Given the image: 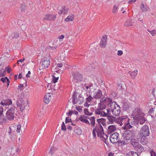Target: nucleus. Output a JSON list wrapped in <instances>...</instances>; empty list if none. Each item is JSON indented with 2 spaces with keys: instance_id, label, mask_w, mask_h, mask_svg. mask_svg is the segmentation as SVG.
<instances>
[{
  "instance_id": "35",
  "label": "nucleus",
  "mask_w": 156,
  "mask_h": 156,
  "mask_svg": "<svg viewBox=\"0 0 156 156\" xmlns=\"http://www.w3.org/2000/svg\"><path fill=\"white\" fill-rule=\"evenodd\" d=\"M2 58H0V71L2 70L3 69H4L5 64L1 61Z\"/></svg>"
},
{
  "instance_id": "28",
  "label": "nucleus",
  "mask_w": 156,
  "mask_h": 156,
  "mask_svg": "<svg viewBox=\"0 0 156 156\" xmlns=\"http://www.w3.org/2000/svg\"><path fill=\"white\" fill-rule=\"evenodd\" d=\"M140 11L142 12L146 11V8L142 2L140 6Z\"/></svg>"
},
{
  "instance_id": "24",
  "label": "nucleus",
  "mask_w": 156,
  "mask_h": 156,
  "mask_svg": "<svg viewBox=\"0 0 156 156\" xmlns=\"http://www.w3.org/2000/svg\"><path fill=\"white\" fill-rule=\"evenodd\" d=\"M138 153H141L144 150V147L141 144L139 145L135 149Z\"/></svg>"
},
{
  "instance_id": "22",
  "label": "nucleus",
  "mask_w": 156,
  "mask_h": 156,
  "mask_svg": "<svg viewBox=\"0 0 156 156\" xmlns=\"http://www.w3.org/2000/svg\"><path fill=\"white\" fill-rule=\"evenodd\" d=\"M116 129V127L114 125H111L108 126V132L109 133H112L115 131Z\"/></svg>"
},
{
  "instance_id": "50",
  "label": "nucleus",
  "mask_w": 156,
  "mask_h": 156,
  "mask_svg": "<svg viewBox=\"0 0 156 156\" xmlns=\"http://www.w3.org/2000/svg\"><path fill=\"white\" fill-rule=\"evenodd\" d=\"M96 131L93 129L92 131V135L94 138H96V134L95 133Z\"/></svg>"
},
{
  "instance_id": "1",
  "label": "nucleus",
  "mask_w": 156,
  "mask_h": 156,
  "mask_svg": "<svg viewBox=\"0 0 156 156\" xmlns=\"http://www.w3.org/2000/svg\"><path fill=\"white\" fill-rule=\"evenodd\" d=\"M127 118L128 117L126 116H122L119 117L118 120L116 121L121 126H122L124 123L125 126L123 127V129H128L133 127L130 125L129 122V119H127Z\"/></svg>"
},
{
  "instance_id": "13",
  "label": "nucleus",
  "mask_w": 156,
  "mask_h": 156,
  "mask_svg": "<svg viewBox=\"0 0 156 156\" xmlns=\"http://www.w3.org/2000/svg\"><path fill=\"white\" fill-rule=\"evenodd\" d=\"M56 15L49 13L45 14L44 16L43 20H48L50 21L54 20L56 18Z\"/></svg>"
},
{
  "instance_id": "38",
  "label": "nucleus",
  "mask_w": 156,
  "mask_h": 156,
  "mask_svg": "<svg viewBox=\"0 0 156 156\" xmlns=\"http://www.w3.org/2000/svg\"><path fill=\"white\" fill-rule=\"evenodd\" d=\"M97 121L98 123L97 124H101L102 123L104 122H105L106 121V119H105L101 118L98 119L97 120Z\"/></svg>"
},
{
  "instance_id": "12",
  "label": "nucleus",
  "mask_w": 156,
  "mask_h": 156,
  "mask_svg": "<svg viewBox=\"0 0 156 156\" xmlns=\"http://www.w3.org/2000/svg\"><path fill=\"white\" fill-rule=\"evenodd\" d=\"M93 129L97 133L98 136L101 134H104L103 128L101 124H96V127Z\"/></svg>"
},
{
  "instance_id": "19",
  "label": "nucleus",
  "mask_w": 156,
  "mask_h": 156,
  "mask_svg": "<svg viewBox=\"0 0 156 156\" xmlns=\"http://www.w3.org/2000/svg\"><path fill=\"white\" fill-rule=\"evenodd\" d=\"M102 96V91L99 89L93 94V98L95 99H100Z\"/></svg>"
},
{
  "instance_id": "44",
  "label": "nucleus",
  "mask_w": 156,
  "mask_h": 156,
  "mask_svg": "<svg viewBox=\"0 0 156 156\" xmlns=\"http://www.w3.org/2000/svg\"><path fill=\"white\" fill-rule=\"evenodd\" d=\"M4 69H5V70L6 69L8 73H9L12 71L10 66H8L7 67H4Z\"/></svg>"
},
{
  "instance_id": "14",
  "label": "nucleus",
  "mask_w": 156,
  "mask_h": 156,
  "mask_svg": "<svg viewBox=\"0 0 156 156\" xmlns=\"http://www.w3.org/2000/svg\"><path fill=\"white\" fill-rule=\"evenodd\" d=\"M98 108H99L96 110L95 112V114L96 115H100L101 116L103 117H105L107 115V113H106L104 111H103V110L104 108H102L101 107H100L98 105Z\"/></svg>"
},
{
  "instance_id": "10",
  "label": "nucleus",
  "mask_w": 156,
  "mask_h": 156,
  "mask_svg": "<svg viewBox=\"0 0 156 156\" xmlns=\"http://www.w3.org/2000/svg\"><path fill=\"white\" fill-rule=\"evenodd\" d=\"M107 115L105 116L107 117V119L108 120V124H112L116 120V118L111 115L110 113V108L108 109L107 110Z\"/></svg>"
},
{
  "instance_id": "8",
  "label": "nucleus",
  "mask_w": 156,
  "mask_h": 156,
  "mask_svg": "<svg viewBox=\"0 0 156 156\" xmlns=\"http://www.w3.org/2000/svg\"><path fill=\"white\" fill-rule=\"evenodd\" d=\"M15 108V107L12 105L7 111L6 114V117L7 119L9 120H12L14 119Z\"/></svg>"
},
{
  "instance_id": "47",
  "label": "nucleus",
  "mask_w": 156,
  "mask_h": 156,
  "mask_svg": "<svg viewBox=\"0 0 156 156\" xmlns=\"http://www.w3.org/2000/svg\"><path fill=\"white\" fill-rule=\"evenodd\" d=\"M124 140H119V141H118V142L121 144V145H125L127 144V142H126L125 141V140L124 139Z\"/></svg>"
},
{
  "instance_id": "61",
  "label": "nucleus",
  "mask_w": 156,
  "mask_h": 156,
  "mask_svg": "<svg viewBox=\"0 0 156 156\" xmlns=\"http://www.w3.org/2000/svg\"><path fill=\"white\" fill-rule=\"evenodd\" d=\"M73 113V111H69V112L68 113H67L66 114L68 115H71Z\"/></svg>"
},
{
  "instance_id": "5",
  "label": "nucleus",
  "mask_w": 156,
  "mask_h": 156,
  "mask_svg": "<svg viewBox=\"0 0 156 156\" xmlns=\"http://www.w3.org/2000/svg\"><path fill=\"white\" fill-rule=\"evenodd\" d=\"M135 133L134 130H127L125 131L123 134L124 139L126 141L131 140L135 137Z\"/></svg>"
},
{
  "instance_id": "41",
  "label": "nucleus",
  "mask_w": 156,
  "mask_h": 156,
  "mask_svg": "<svg viewBox=\"0 0 156 156\" xmlns=\"http://www.w3.org/2000/svg\"><path fill=\"white\" fill-rule=\"evenodd\" d=\"M147 151L149 152L151 154V156H156V153L152 149L148 150Z\"/></svg>"
},
{
  "instance_id": "46",
  "label": "nucleus",
  "mask_w": 156,
  "mask_h": 156,
  "mask_svg": "<svg viewBox=\"0 0 156 156\" xmlns=\"http://www.w3.org/2000/svg\"><path fill=\"white\" fill-rule=\"evenodd\" d=\"M62 130L64 131H66V128L65 125V123L64 122H62V124L61 126Z\"/></svg>"
},
{
  "instance_id": "16",
  "label": "nucleus",
  "mask_w": 156,
  "mask_h": 156,
  "mask_svg": "<svg viewBox=\"0 0 156 156\" xmlns=\"http://www.w3.org/2000/svg\"><path fill=\"white\" fill-rule=\"evenodd\" d=\"M107 37L106 35L103 36L102 37L101 42L100 43V46L102 48H105L106 45L107 39Z\"/></svg>"
},
{
  "instance_id": "9",
  "label": "nucleus",
  "mask_w": 156,
  "mask_h": 156,
  "mask_svg": "<svg viewBox=\"0 0 156 156\" xmlns=\"http://www.w3.org/2000/svg\"><path fill=\"white\" fill-rule=\"evenodd\" d=\"M76 94V93L75 92H74L72 97L73 98V100L72 101L73 103V104H80L83 101V98L80 95L77 98L75 95Z\"/></svg>"
},
{
  "instance_id": "6",
  "label": "nucleus",
  "mask_w": 156,
  "mask_h": 156,
  "mask_svg": "<svg viewBox=\"0 0 156 156\" xmlns=\"http://www.w3.org/2000/svg\"><path fill=\"white\" fill-rule=\"evenodd\" d=\"M16 104L18 107H20V111H23L25 109H27L29 106L27 101H24L22 99H20L16 101Z\"/></svg>"
},
{
  "instance_id": "21",
  "label": "nucleus",
  "mask_w": 156,
  "mask_h": 156,
  "mask_svg": "<svg viewBox=\"0 0 156 156\" xmlns=\"http://www.w3.org/2000/svg\"><path fill=\"white\" fill-rule=\"evenodd\" d=\"M144 115L143 113H141V115L138 114L137 118L140 120V123L141 125L143 124L146 121L145 119H143Z\"/></svg>"
},
{
  "instance_id": "17",
  "label": "nucleus",
  "mask_w": 156,
  "mask_h": 156,
  "mask_svg": "<svg viewBox=\"0 0 156 156\" xmlns=\"http://www.w3.org/2000/svg\"><path fill=\"white\" fill-rule=\"evenodd\" d=\"M50 64L49 60L47 58H44L42 61V68L43 69L47 68L49 66Z\"/></svg>"
},
{
  "instance_id": "63",
  "label": "nucleus",
  "mask_w": 156,
  "mask_h": 156,
  "mask_svg": "<svg viewBox=\"0 0 156 156\" xmlns=\"http://www.w3.org/2000/svg\"><path fill=\"white\" fill-rule=\"evenodd\" d=\"M18 88L20 90H21L22 88L23 87V84H20L19 86H18Z\"/></svg>"
},
{
  "instance_id": "49",
  "label": "nucleus",
  "mask_w": 156,
  "mask_h": 156,
  "mask_svg": "<svg viewBox=\"0 0 156 156\" xmlns=\"http://www.w3.org/2000/svg\"><path fill=\"white\" fill-rule=\"evenodd\" d=\"M154 111V110L153 108H151L149 110V111L148 112V113L149 114H150V115H151V114Z\"/></svg>"
},
{
  "instance_id": "52",
  "label": "nucleus",
  "mask_w": 156,
  "mask_h": 156,
  "mask_svg": "<svg viewBox=\"0 0 156 156\" xmlns=\"http://www.w3.org/2000/svg\"><path fill=\"white\" fill-rule=\"evenodd\" d=\"M76 109L79 112H81L82 110V108L80 106L76 107Z\"/></svg>"
},
{
  "instance_id": "23",
  "label": "nucleus",
  "mask_w": 156,
  "mask_h": 156,
  "mask_svg": "<svg viewBox=\"0 0 156 156\" xmlns=\"http://www.w3.org/2000/svg\"><path fill=\"white\" fill-rule=\"evenodd\" d=\"M80 121L83 122L90 125V123L88 120L85 118V116L81 115L79 118Z\"/></svg>"
},
{
  "instance_id": "57",
  "label": "nucleus",
  "mask_w": 156,
  "mask_h": 156,
  "mask_svg": "<svg viewBox=\"0 0 156 156\" xmlns=\"http://www.w3.org/2000/svg\"><path fill=\"white\" fill-rule=\"evenodd\" d=\"M19 37V34L18 33H16L14 35L13 37L16 38L18 37Z\"/></svg>"
},
{
  "instance_id": "36",
  "label": "nucleus",
  "mask_w": 156,
  "mask_h": 156,
  "mask_svg": "<svg viewBox=\"0 0 156 156\" xmlns=\"http://www.w3.org/2000/svg\"><path fill=\"white\" fill-rule=\"evenodd\" d=\"M74 132L78 135H80L82 133V130L79 128L77 127L76 129L74 130Z\"/></svg>"
},
{
  "instance_id": "58",
  "label": "nucleus",
  "mask_w": 156,
  "mask_h": 156,
  "mask_svg": "<svg viewBox=\"0 0 156 156\" xmlns=\"http://www.w3.org/2000/svg\"><path fill=\"white\" fill-rule=\"evenodd\" d=\"M25 58H23V59H20L19 60L17 61V63L18 64H19V62L22 63L23 62V61H24L25 60Z\"/></svg>"
},
{
  "instance_id": "26",
  "label": "nucleus",
  "mask_w": 156,
  "mask_h": 156,
  "mask_svg": "<svg viewBox=\"0 0 156 156\" xmlns=\"http://www.w3.org/2000/svg\"><path fill=\"white\" fill-rule=\"evenodd\" d=\"M128 73L132 79H134L137 74V71L135 70L132 72L129 71Z\"/></svg>"
},
{
  "instance_id": "54",
  "label": "nucleus",
  "mask_w": 156,
  "mask_h": 156,
  "mask_svg": "<svg viewBox=\"0 0 156 156\" xmlns=\"http://www.w3.org/2000/svg\"><path fill=\"white\" fill-rule=\"evenodd\" d=\"M123 52L122 50H119L118 51L117 55L119 56H121Z\"/></svg>"
},
{
  "instance_id": "32",
  "label": "nucleus",
  "mask_w": 156,
  "mask_h": 156,
  "mask_svg": "<svg viewBox=\"0 0 156 156\" xmlns=\"http://www.w3.org/2000/svg\"><path fill=\"white\" fill-rule=\"evenodd\" d=\"M0 71V77L5 76L6 73L5 69H3L2 70H1Z\"/></svg>"
},
{
  "instance_id": "43",
  "label": "nucleus",
  "mask_w": 156,
  "mask_h": 156,
  "mask_svg": "<svg viewBox=\"0 0 156 156\" xmlns=\"http://www.w3.org/2000/svg\"><path fill=\"white\" fill-rule=\"evenodd\" d=\"M20 8L21 12H24L25 10L26 6L24 4H21Z\"/></svg>"
},
{
  "instance_id": "7",
  "label": "nucleus",
  "mask_w": 156,
  "mask_h": 156,
  "mask_svg": "<svg viewBox=\"0 0 156 156\" xmlns=\"http://www.w3.org/2000/svg\"><path fill=\"white\" fill-rule=\"evenodd\" d=\"M140 133L141 138L140 142L144 145L146 144V125H144L141 129Z\"/></svg>"
},
{
  "instance_id": "53",
  "label": "nucleus",
  "mask_w": 156,
  "mask_h": 156,
  "mask_svg": "<svg viewBox=\"0 0 156 156\" xmlns=\"http://www.w3.org/2000/svg\"><path fill=\"white\" fill-rule=\"evenodd\" d=\"M55 148L53 147H52L51 148L50 150V152L51 153V155H52L53 154V153L54 151H55Z\"/></svg>"
},
{
  "instance_id": "45",
  "label": "nucleus",
  "mask_w": 156,
  "mask_h": 156,
  "mask_svg": "<svg viewBox=\"0 0 156 156\" xmlns=\"http://www.w3.org/2000/svg\"><path fill=\"white\" fill-rule=\"evenodd\" d=\"M118 7L115 5H114L112 9V12L114 14H115L116 12Z\"/></svg>"
},
{
  "instance_id": "33",
  "label": "nucleus",
  "mask_w": 156,
  "mask_h": 156,
  "mask_svg": "<svg viewBox=\"0 0 156 156\" xmlns=\"http://www.w3.org/2000/svg\"><path fill=\"white\" fill-rule=\"evenodd\" d=\"M129 106L126 102H124L123 103V105L122 108L125 111H127L128 110Z\"/></svg>"
},
{
  "instance_id": "59",
  "label": "nucleus",
  "mask_w": 156,
  "mask_h": 156,
  "mask_svg": "<svg viewBox=\"0 0 156 156\" xmlns=\"http://www.w3.org/2000/svg\"><path fill=\"white\" fill-rule=\"evenodd\" d=\"M55 72L56 73H61V72L62 73V71L61 70L58 69H55Z\"/></svg>"
},
{
  "instance_id": "31",
  "label": "nucleus",
  "mask_w": 156,
  "mask_h": 156,
  "mask_svg": "<svg viewBox=\"0 0 156 156\" xmlns=\"http://www.w3.org/2000/svg\"><path fill=\"white\" fill-rule=\"evenodd\" d=\"M73 15L70 14L65 19V20L66 22L72 21L73 20Z\"/></svg>"
},
{
  "instance_id": "37",
  "label": "nucleus",
  "mask_w": 156,
  "mask_h": 156,
  "mask_svg": "<svg viewBox=\"0 0 156 156\" xmlns=\"http://www.w3.org/2000/svg\"><path fill=\"white\" fill-rule=\"evenodd\" d=\"M55 75L56 73H54V75H52V82L54 83H56L57 82L58 79V77L56 76H55Z\"/></svg>"
},
{
  "instance_id": "40",
  "label": "nucleus",
  "mask_w": 156,
  "mask_h": 156,
  "mask_svg": "<svg viewBox=\"0 0 156 156\" xmlns=\"http://www.w3.org/2000/svg\"><path fill=\"white\" fill-rule=\"evenodd\" d=\"M103 134H101L99 136H98V137H99L101 139V140L104 142L105 143L107 144L106 140L105 138V137L102 135Z\"/></svg>"
},
{
  "instance_id": "51",
  "label": "nucleus",
  "mask_w": 156,
  "mask_h": 156,
  "mask_svg": "<svg viewBox=\"0 0 156 156\" xmlns=\"http://www.w3.org/2000/svg\"><path fill=\"white\" fill-rule=\"evenodd\" d=\"M21 125H18V126H17V130H16V131L17 133H20V128H21Z\"/></svg>"
},
{
  "instance_id": "64",
  "label": "nucleus",
  "mask_w": 156,
  "mask_h": 156,
  "mask_svg": "<svg viewBox=\"0 0 156 156\" xmlns=\"http://www.w3.org/2000/svg\"><path fill=\"white\" fill-rule=\"evenodd\" d=\"M148 31L150 34L153 36H154V34L155 33H154L153 31H150L149 30H147Z\"/></svg>"
},
{
  "instance_id": "25",
  "label": "nucleus",
  "mask_w": 156,
  "mask_h": 156,
  "mask_svg": "<svg viewBox=\"0 0 156 156\" xmlns=\"http://www.w3.org/2000/svg\"><path fill=\"white\" fill-rule=\"evenodd\" d=\"M131 144L133 146L135 149L139 145V143L135 139L131 140Z\"/></svg>"
},
{
  "instance_id": "48",
  "label": "nucleus",
  "mask_w": 156,
  "mask_h": 156,
  "mask_svg": "<svg viewBox=\"0 0 156 156\" xmlns=\"http://www.w3.org/2000/svg\"><path fill=\"white\" fill-rule=\"evenodd\" d=\"M71 122V119L68 117H66V119L65 123H67L68 122Z\"/></svg>"
},
{
  "instance_id": "30",
  "label": "nucleus",
  "mask_w": 156,
  "mask_h": 156,
  "mask_svg": "<svg viewBox=\"0 0 156 156\" xmlns=\"http://www.w3.org/2000/svg\"><path fill=\"white\" fill-rule=\"evenodd\" d=\"M125 26L126 27H130L132 26L131 20L130 19L127 20L125 23Z\"/></svg>"
},
{
  "instance_id": "2",
  "label": "nucleus",
  "mask_w": 156,
  "mask_h": 156,
  "mask_svg": "<svg viewBox=\"0 0 156 156\" xmlns=\"http://www.w3.org/2000/svg\"><path fill=\"white\" fill-rule=\"evenodd\" d=\"M83 78L82 74L77 72H72V76L70 78V82L71 83L81 81L83 80Z\"/></svg>"
},
{
  "instance_id": "20",
  "label": "nucleus",
  "mask_w": 156,
  "mask_h": 156,
  "mask_svg": "<svg viewBox=\"0 0 156 156\" xmlns=\"http://www.w3.org/2000/svg\"><path fill=\"white\" fill-rule=\"evenodd\" d=\"M51 99L50 94L47 93L44 97V101L46 104H48Z\"/></svg>"
},
{
  "instance_id": "4",
  "label": "nucleus",
  "mask_w": 156,
  "mask_h": 156,
  "mask_svg": "<svg viewBox=\"0 0 156 156\" xmlns=\"http://www.w3.org/2000/svg\"><path fill=\"white\" fill-rule=\"evenodd\" d=\"M112 99L111 98H105L103 97L100 100V102L98 104V106L101 107L102 108H105L106 105L112 104Z\"/></svg>"
},
{
  "instance_id": "55",
  "label": "nucleus",
  "mask_w": 156,
  "mask_h": 156,
  "mask_svg": "<svg viewBox=\"0 0 156 156\" xmlns=\"http://www.w3.org/2000/svg\"><path fill=\"white\" fill-rule=\"evenodd\" d=\"M4 79H5V80H6V81L7 82V86H8L9 85V83H10V81L9 79L7 77H5Z\"/></svg>"
},
{
  "instance_id": "34",
  "label": "nucleus",
  "mask_w": 156,
  "mask_h": 156,
  "mask_svg": "<svg viewBox=\"0 0 156 156\" xmlns=\"http://www.w3.org/2000/svg\"><path fill=\"white\" fill-rule=\"evenodd\" d=\"M90 120V124L93 126H95V117H91Z\"/></svg>"
},
{
  "instance_id": "62",
  "label": "nucleus",
  "mask_w": 156,
  "mask_h": 156,
  "mask_svg": "<svg viewBox=\"0 0 156 156\" xmlns=\"http://www.w3.org/2000/svg\"><path fill=\"white\" fill-rule=\"evenodd\" d=\"M31 73V72L30 71H28V73L26 75V77H30V76L29 75Z\"/></svg>"
},
{
  "instance_id": "39",
  "label": "nucleus",
  "mask_w": 156,
  "mask_h": 156,
  "mask_svg": "<svg viewBox=\"0 0 156 156\" xmlns=\"http://www.w3.org/2000/svg\"><path fill=\"white\" fill-rule=\"evenodd\" d=\"M87 96L88 97L86 99V102H90L93 99V97H92L91 95H89L88 96V94H87Z\"/></svg>"
},
{
  "instance_id": "15",
  "label": "nucleus",
  "mask_w": 156,
  "mask_h": 156,
  "mask_svg": "<svg viewBox=\"0 0 156 156\" xmlns=\"http://www.w3.org/2000/svg\"><path fill=\"white\" fill-rule=\"evenodd\" d=\"M58 9V13L60 15L66 14L68 11V9L64 6H59Z\"/></svg>"
},
{
  "instance_id": "60",
  "label": "nucleus",
  "mask_w": 156,
  "mask_h": 156,
  "mask_svg": "<svg viewBox=\"0 0 156 156\" xmlns=\"http://www.w3.org/2000/svg\"><path fill=\"white\" fill-rule=\"evenodd\" d=\"M3 111V108L2 106L0 107V115L2 114Z\"/></svg>"
},
{
  "instance_id": "11",
  "label": "nucleus",
  "mask_w": 156,
  "mask_h": 156,
  "mask_svg": "<svg viewBox=\"0 0 156 156\" xmlns=\"http://www.w3.org/2000/svg\"><path fill=\"white\" fill-rule=\"evenodd\" d=\"M119 133H115L111 135L110 136V140L111 142L114 144L118 142L119 140Z\"/></svg>"
},
{
  "instance_id": "27",
  "label": "nucleus",
  "mask_w": 156,
  "mask_h": 156,
  "mask_svg": "<svg viewBox=\"0 0 156 156\" xmlns=\"http://www.w3.org/2000/svg\"><path fill=\"white\" fill-rule=\"evenodd\" d=\"M4 122H7L6 117L4 115H2V114L0 115V124H2Z\"/></svg>"
},
{
  "instance_id": "42",
  "label": "nucleus",
  "mask_w": 156,
  "mask_h": 156,
  "mask_svg": "<svg viewBox=\"0 0 156 156\" xmlns=\"http://www.w3.org/2000/svg\"><path fill=\"white\" fill-rule=\"evenodd\" d=\"M84 113L85 114L88 115H91L92 114V112H89L88 109L87 108H85L84 110Z\"/></svg>"
},
{
  "instance_id": "29",
  "label": "nucleus",
  "mask_w": 156,
  "mask_h": 156,
  "mask_svg": "<svg viewBox=\"0 0 156 156\" xmlns=\"http://www.w3.org/2000/svg\"><path fill=\"white\" fill-rule=\"evenodd\" d=\"M126 156H139L138 153L135 151H131L129 152Z\"/></svg>"
},
{
  "instance_id": "3",
  "label": "nucleus",
  "mask_w": 156,
  "mask_h": 156,
  "mask_svg": "<svg viewBox=\"0 0 156 156\" xmlns=\"http://www.w3.org/2000/svg\"><path fill=\"white\" fill-rule=\"evenodd\" d=\"M110 110H111L112 114L114 115L118 116L121 112V108L120 106L116 104L115 101H113L110 105Z\"/></svg>"
},
{
  "instance_id": "56",
  "label": "nucleus",
  "mask_w": 156,
  "mask_h": 156,
  "mask_svg": "<svg viewBox=\"0 0 156 156\" xmlns=\"http://www.w3.org/2000/svg\"><path fill=\"white\" fill-rule=\"evenodd\" d=\"M62 66V63L58 64L56 67L57 69H58V67L60 68Z\"/></svg>"
},
{
  "instance_id": "18",
  "label": "nucleus",
  "mask_w": 156,
  "mask_h": 156,
  "mask_svg": "<svg viewBox=\"0 0 156 156\" xmlns=\"http://www.w3.org/2000/svg\"><path fill=\"white\" fill-rule=\"evenodd\" d=\"M12 101L10 99H6L2 101L0 105L3 106L9 105L12 104Z\"/></svg>"
}]
</instances>
